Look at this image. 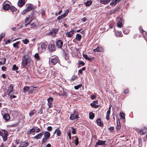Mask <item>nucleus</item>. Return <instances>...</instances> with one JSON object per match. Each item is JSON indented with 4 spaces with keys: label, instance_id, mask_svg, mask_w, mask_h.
Instances as JSON below:
<instances>
[{
    "label": "nucleus",
    "instance_id": "de8ad7c7",
    "mask_svg": "<svg viewBox=\"0 0 147 147\" xmlns=\"http://www.w3.org/2000/svg\"><path fill=\"white\" fill-rule=\"evenodd\" d=\"M29 88L28 86H26L24 88V92H26L29 90Z\"/></svg>",
    "mask_w": 147,
    "mask_h": 147
},
{
    "label": "nucleus",
    "instance_id": "20e7f679",
    "mask_svg": "<svg viewBox=\"0 0 147 147\" xmlns=\"http://www.w3.org/2000/svg\"><path fill=\"white\" fill-rule=\"evenodd\" d=\"M32 15H30L28 17H27L25 20V22L26 24H25V26H26L30 22H31L33 20L32 18Z\"/></svg>",
    "mask_w": 147,
    "mask_h": 147
},
{
    "label": "nucleus",
    "instance_id": "79ce46f5",
    "mask_svg": "<svg viewBox=\"0 0 147 147\" xmlns=\"http://www.w3.org/2000/svg\"><path fill=\"white\" fill-rule=\"evenodd\" d=\"M34 57L36 59L37 61H39L40 60L39 56L38 53H36L34 55Z\"/></svg>",
    "mask_w": 147,
    "mask_h": 147
},
{
    "label": "nucleus",
    "instance_id": "338daca9",
    "mask_svg": "<svg viewBox=\"0 0 147 147\" xmlns=\"http://www.w3.org/2000/svg\"><path fill=\"white\" fill-rule=\"evenodd\" d=\"M67 134L68 136L69 137V139H71V133L70 132H67Z\"/></svg>",
    "mask_w": 147,
    "mask_h": 147
},
{
    "label": "nucleus",
    "instance_id": "dca6fc26",
    "mask_svg": "<svg viewBox=\"0 0 147 147\" xmlns=\"http://www.w3.org/2000/svg\"><path fill=\"white\" fill-rule=\"evenodd\" d=\"M103 51V48L102 47H98L96 49H94L93 50V51L94 52H101Z\"/></svg>",
    "mask_w": 147,
    "mask_h": 147
},
{
    "label": "nucleus",
    "instance_id": "6e6552de",
    "mask_svg": "<svg viewBox=\"0 0 147 147\" xmlns=\"http://www.w3.org/2000/svg\"><path fill=\"white\" fill-rule=\"evenodd\" d=\"M56 44L57 47L58 48H61L63 45V42L61 40H58L56 41Z\"/></svg>",
    "mask_w": 147,
    "mask_h": 147
},
{
    "label": "nucleus",
    "instance_id": "f03ea898",
    "mask_svg": "<svg viewBox=\"0 0 147 147\" xmlns=\"http://www.w3.org/2000/svg\"><path fill=\"white\" fill-rule=\"evenodd\" d=\"M47 43L46 42H41L39 44L38 50L39 53H42L45 51L47 47Z\"/></svg>",
    "mask_w": 147,
    "mask_h": 147
},
{
    "label": "nucleus",
    "instance_id": "ddd939ff",
    "mask_svg": "<svg viewBox=\"0 0 147 147\" xmlns=\"http://www.w3.org/2000/svg\"><path fill=\"white\" fill-rule=\"evenodd\" d=\"M53 99V98H52L50 97L48 98L47 100L48 102L47 104L49 108H50L51 107V104H52Z\"/></svg>",
    "mask_w": 147,
    "mask_h": 147
},
{
    "label": "nucleus",
    "instance_id": "a878e982",
    "mask_svg": "<svg viewBox=\"0 0 147 147\" xmlns=\"http://www.w3.org/2000/svg\"><path fill=\"white\" fill-rule=\"evenodd\" d=\"M117 125L116 127V129L117 130H119L120 129L121 127L119 119H117Z\"/></svg>",
    "mask_w": 147,
    "mask_h": 147
},
{
    "label": "nucleus",
    "instance_id": "4468645a",
    "mask_svg": "<svg viewBox=\"0 0 147 147\" xmlns=\"http://www.w3.org/2000/svg\"><path fill=\"white\" fill-rule=\"evenodd\" d=\"M3 119L5 121H7L10 119V117L9 115L7 113L4 114L3 115Z\"/></svg>",
    "mask_w": 147,
    "mask_h": 147
},
{
    "label": "nucleus",
    "instance_id": "37998d69",
    "mask_svg": "<svg viewBox=\"0 0 147 147\" xmlns=\"http://www.w3.org/2000/svg\"><path fill=\"white\" fill-rule=\"evenodd\" d=\"M5 35V33H2L0 35V42L1 40L3 38Z\"/></svg>",
    "mask_w": 147,
    "mask_h": 147
},
{
    "label": "nucleus",
    "instance_id": "a19ab883",
    "mask_svg": "<svg viewBox=\"0 0 147 147\" xmlns=\"http://www.w3.org/2000/svg\"><path fill=\"white\" fill-rule=\"evenodd\" d=\"M22 41L25 44H27L29 42V40L27 39H25L24 40H22Z\"/></svg>",
    "mask_w": 147,
    "mask_h": 147
},
{
    "label": "nucleus",
    "instance_id": "ea45409f",
    "mask_svg": "<svg viewBox=\"0 0 147 147\" xmlns=\"http://www.w3.org/2000/svg\"><path fill=\"white\" fill-rule=\"evenodd\" d=\"M49 138L46 137L43 138L42 140V144L44 143Z\"/></svg>",
    "mask_w": 147,
    "mask_h": 147
},
{
    "label": "nucleus",
    "instance_id": "412c9836",
    "mask_svg": "<svg viewBox=\"0 0 147 147\" xmlns=\"http://www.w3.org/2000/svg\"><path fill=\"white\" fill-rule=\"evenodd\" d=\"M29 144V143L24 142L20 144L19 147H26Z\"/></svg>",
    "mask_w": 147,
    "mask_h": 147
},
{
    "label": "nucleus",
    "instance_id": "bb28decb",
    "mask_svg": "<svg viewBox=\"0 0 147 147\" xmlns=\"http://www.w3.org/2000/svg\"><path fill=\"white\" fill-rule=\"evenodd\" d=\"M140 134L141 135H143L145 134L146 132L145 129H140L139 131Z\"/></svg>",
    "mask_w": 147,
    "mask_h": 147
},
{
    "label": "nucleus",
    "instance_id": "e433bc0d",
    "mask_svg": "<svg viewBox=\"0 0 147 147\" xmlns=\"http://www.w3.org/2000/svg\"><path fill=\"white\" fill-rule=\"evenodd\" d=\"M121 32L119 31L116 32L115 33V35L117 37L121 36Z\"/></svg>",
    "mask_w": 147,
    "mask_h": 147
},
{
    "label": "nucleus",
    "instance_id": "72a5a7b5",
    "mask_svg": "<svg viewBox=\"0 0 147 147\" xmlns=\"http://www.w3.org/2000/svg\"><path fill=\"white\" fill-rule=\"evenodd\" d=\"M108 111L107 113L106 119L107 120H109V116L110 113L111 111Z\"/></svg>",
    "mask_w": 147,
    "mask_h": 147
},
{
    "label": "nucleus",
    "instance_id": "f3484780",
    "mask_svg": "<svg viewBox=\"0 0 147 147\" xmlns=\"http://www.w3.org/2000/svg\"><path fill=\"white\" fill-rule=\"evenodd\" d=\"M57 31V29H52L51 30L49 34L52 36H54Z\"/></svg>",
    "mask_w": 147,
    "mask_h": 147
},
{
    "label": "nucleus",
    "instance_id": "864d4df0",
    "mask_svg": "<svg viewBox=\"0 0 147 147\" xmlns=\"http://www.w3.org/2000/svg\"><path fill=\"white\" fill-rule=\"evenodd\" d=\"M78 64L79 65H82L83 66L84 65H85V63L82 61H79L78 62Z\"/></svg>",
    "mask_w": 147,
    "mask_h": 147
},
{
    "label": "nucleus",
    "instance_id": "052dcab7",
    "mask_svg": "<svg viewBox=\"0 0 147 147\" xmlns=\"http://www.w3.org/2000/svg\"><path fill=\"white\" fill-rule=\"evenodd\" d=\"M109 129L112 132L114 130V127H110Z\"/></svg>",
    "mask_w": 147,
    "mask_h": 147
},
{
    "label": "nucleus",
    "instance_id": "58836bf2",
    "mask_svg": "<svg viewBox=\"0 0 147 147\" xmlns=\"http://www.w3.org/2000/svg\"><path fill=\"white\" fill-rule=\"evenodd\" d=\"M82 86V84H78L77 86H75L74 88L76 90H78L79 88H80Z\"/></svg>",
    "mask_w": 147,
    "mask_h": 147
},
{
    "label": "nucleus",
    "instance_id": "09e8293b",
    "mask_svg": "<svg viewBox=\"0 0 147 147\" xmlns=\"http://www.w3.org/2000/svg\"><path fill=\"white\" fill-rule=\"evenodd\" d=\"M78 138H76L75 139V144L76 146H77L78 144Z\"/></svg>",
    "mask_w": 147,
    "mask_h": 147
},
{
    "label": "nucleus",
    "instance_id": "f257e3e1",
    "mask_svg": "<svg viewBox=\"0 0 147 147\" xmlns=\"http://www.w3.org/2000/svg\"><path fill=\"white\" fill-rule=\"evenodd\" d=\"M32 60L30 57L24 55L22 57V66L25 67L26 66L30 64Z\"/></svg>",
    "mask_w": 147,
    "mask_h": 147
},
{
    "label": "nucleus",
    "instance_id": "3c124183",
    "mask_svg": "<svg viewBox=\"0 0 147 147\" xmlns=\"http://www.w3.org/2000/svg\"><path fill=\"white\" fill-rule=\"evenodd\" d=\"M1 136H2L3 140L4 141H5L7 140V136H3V135H2Z\"/></svg>",
    "mask_w": 147,
    "mask_h": 147
},
{
    "label": "nucleus",
    "instance_id": "aec40b11",
    "mask_svg": "<svg viewBox=\"0 0 147 147\" xmlns=\"http://www.w3.org/2000/svg\"><path fill=\"white\" fill-rule=\"evenodd\" d=\"M26 6L27 8L26 9L29 11L31 10L32 9H34L33 6L32 4H27L26 5Z\"/></svg>",
    "mask_w": 147,
    "mask_h": 147
},
{
    "label": "nucleus",
    "instance_id": "69168bd1",
    "mask_svg": "<svg viewBox=\"0 0 147 147\" xmlns=\"http://www.w3.org/2000/svg\"><path fill=\"white\" fill-rule=\"evenodd\" d=\"M62 12V10H60L58 13H56L55 14L56 16H57V15H59Z\"/></svg>",
    "mask_w": 147,
    "mask_h": 147
},
{
    "label": "nucleus",
    "instance_id": "1a4fd4ad",
    "mask_svg": "<svg viewBox=\"0 0 147 147\" xmlns=\"http://www.w3.org/2000/svg\"><path fill=\"white\" fill-rule=\"evenodd\" d=\"M69 12L68 10H66L65 12L63 14L61 15V16H59L57 18V20H59L67 16Z\"/></svg>",
    "mask_w": 147,
    "mask_h": 147
},
{
    "label": "nucleus",
    "instance_id": "4be33fe9",
    "mask_svg": "<svg viewBox=\"0 0 147 147\" xmlns=\"http://www.w3.org/2000/svg\"><path fill=\"white\" fill-rule=\"evenodd\" d=\"M35 132V129H34V127L32 129L28 131L27 134H30L32 133H34Z\"/></svg>",
    "mask_w": 147,
    "mask_h": 147
},
{
    "label": "nucleus",
    "instance_id": "774afa93",
    "mask_svg": "<svg viewBox=\"0 0 147 147\" xmlns=\"http://www.w3.org/2000/svg\"><path fill=\"white\" fill-rule=\"evenodd\" d=\"M52 127L51 126L48 127L47 130L49 131H51L52 130Z\"/></svg>",
    "mask_w": 147,
    "mask_h": 147
},
{
    "label": "nucleus",
    "instance_id": "13d9d810",
    "mask_svg": "<svg viewBox=\"0 0 147 147\" xmlns=\"http://www.w3.org/2000/svg\"><path fill=\"white\" fill-rule=\"evenodd\" d=\"M57 135L58 136H59L61 135V131L60 130L57 129Z\"/></svg>",
    "mask_w": 147,
    "mask_h": 147
},
{
    "label": "nucleus",
    "instance_id": "49530a36",
    "mask_svg": "<svg viewBox=\"0 0 147 147\" xmlns=\"http://www.w3.org/2000/svg\"><path fill=\"white\" fill-rule=\"evenodd\" d=\"M123 31L124 33L125 34H127L129 32V31L127 30H126L125 29H123Z\"/></svg>",
    "mask_w": 147,
    "mask_h": 147
},
{
    "label": "nucleus",
    "instance_id": "7c9ffc66",
    "mask_svg": "<svg viewBox=\"0 0 147 147\" xmlns=\"http://www.w3.org/2000/svg\"><path fill=\"white\" fill-rule=\"evenodd\" d=\"M82 36L80 34H76V38L77 39V40L79 41L80 40Z\"/></svg>",
    "mask_w": 147,
    "mask_h": 147
},
{
    "label": "nucleus",
    "instance_id": "f8f14e48",
    "mask_svg": "<svg viewBox=\"0 0 147 147\" xmlns=\"http://www.w3.org/2000/svg\"><path fill=\"white\" fill-rule=\"evenodd\" d=\"M74 31L71 30L66 33V36L67 37H71L74 33Z\"/></svg>",
    "mask_w": 147,
    "mask_h": 147
},
{
    "label": "nucleus",
    "instance_id": "a211bd4d",
    "mask_svg": "<svg viewBox=\"0 0 147 147\" xmlns=\"http://www.w3.org/2000/svg\"><path fill=\"white\" fill-rule=\"evenodd\" d=\"M43 134V132L40 133L38 134L36 136H35L33 138L35 139H40L42 138Z\"/></svg>",
    "mask_w": 147,
    "mask_h": 147
},
{
    "label": "nucleus",
    "instance_id": "393cba45",
    "mask_svg": "<svg viewBox=\"0 0 147 147\" xmlns=\"http://www.w3.org/2000/svg\"><path fill=\"white\" fill-rule=\"evenodd\" d=\"M44 136L49 138L50 136V133L48 131H45L44 133Z\"/></svg>",
    "mask_w": 147,
    "mask_h": 147
},
{
    "label": "nucleus",
    "instance_id": "2eb2a0df",
    "mask_svg": "<svg viewBox=\"0 0 147 147\" xmlns=\"http://www.w3.org/2000/svg\"><path fill=\"white\" fill-rule=\"evenodd\" d=\"M61 92L62 93V96H64L66 97L68 94V91L67 90H64L62 89L61 90Z\"/></svg>",
    "mask_w": 147,
    "mask_h": 147
},
{
    "label": "nucleus",
    "instance_id": "5fc2aeb1",
    "mask_svg": "<svg viewBox=\"0 0 147 147\" xmlns=\"http://www.w3.org/2000/svg\"><path fill=\"white\" fill-rule=\"evenodd\" d=\"M2 130L4 133V136H8V134L7 132L5 130L3 129Z\"/></svg>",
    "mask_w": 147,
    "mask_h": 147
},
{
    "label": "nucleus",
    "instance_id": "473e14b6",
    "mask_svg": "<svg viewBox=\"0 0 147 147\" xmlns=\"http://www.w3.org/2000/svg\"><path fill=\"white\" fill-rule=\"evenodd\" d=\"M117 26L119 28H121L122 26V24L121 20H120L118 21L117 23Z\"/></svg>",
    "mask_w": 147,
    "mask_h": 147
},
{
    "label": "nucleus",
    "instance_id": "b1692460",
    "mask_svg": "<svg viewBox=\"0 0 147 147\" xmlns=\"http://www.w3.org/2000/svg\"><path fill=\"white\" fill-rule=\"evenodd\" d=\"M119 116L124 121H125V114L123 113L120 112L119 113Z\"/></svg>",
    "mask_w": 147,
    "mask_h": 147
},
{
    "label": "nucleus",
    "instance_id": "9d476101",
    "mask_svg": "<svg viewBox=\"0 0 147 147\" xmlns=\"http://www.w3.org/2000/svg\"><path fill=\"white\" fill-rule=\"evenodd\" d=\"M25 3V2L24 0H19L17 4L18 7H21Z\"/></svg>",
    "mask_w": 147,
    "mask_h": 147
},
{
    "label": "nucleus",
    "instance_id": "603ef678",
    "mask_svg": "<svg viewBox=\"0 0 147 147\" xmlns=\"http://www.w3.org/2000/svg\"><path fill=\"white\" fill-rule=\"evenodd\" d=\"M16 8L13 6H11L10 8V10L12 12L15 11L16 10Z\"/></svg>",
    "mask_w": 147,
    "mask_h": 147
},
{
    "label": "nucleus",
    "instance_id": "bf43d9fd",
    "mask_svg": "<svg viewBox=\"0 0 147 147\" xmlns=\"http://www.w3.org/2000/svg\"><path fill=\"white\" fill-rule=\"evenodd\" d=\"M77 78V76H73L71 78V80H74Z\"/></svg>",
    "mask_w": 147,
    "mask_h": 147
},
{
    "label": "nucleus",
    "instance_id": "6ab92c4d",
    "mask_svg": "<svg viewBox=\"0 0 147 147\" xmlns=\"http://www.w3.org/2000/svg\"><path fill=\"white\" fill-rule=\"evenodd\" d=\"M59 61V59L57 57H55L54 59H51V62L54 65H55Z\"/></svg>",
    "mask_w": 147,
    "mask_h": 147
},
{
    "label": "nucleus",
    "instance_id": "e2e57ef3",
    "mask_svg": "<svg viewBox=\"0 0 147 147\" xmlns=\"http://www.w3.org/2000/svg\"><path fill=\"white\" fill-rule=\"evenodd\" d=\"M36 24L34 23H33L31 25V28H33L36 26Z\"/></svg>",
    "mask_w": 147,
    "mask_h": 147
},
{
    "label": "nucleus",
    "instance_id": "4c0bfd02",
    "mask_svg": "<svg viewBox=\"0 0 147 147\" xmlns=\"http://www.w3.org/2000/svg\"><path fill=\"white\" fill-rule=\"evenodd\" d=\"M34 128L35 129V131L36 133L39 132L41 131V129L39 128H38V127H34Z\"/></svg>",
    "mask_w": 147,
    "mask_h": 147
},
{
    "label": "nucleus",
    "instance_id": "2f4dec72",
    "mask_svg": "<svg viewBox=\"0 0 147 147\" xmlns=\"http://www.w3.org/2000/svg\"><path fill=\"white\" fill-rule=\"evenodd\" d=\"M94 113H92V112H90V113L89 117V118L90 119H93L94 117Z\"/></svg>",
    "mask_w": 147,
    "mask_h": 147
},
{
    "label": "nucleus",
    "instance_id": "7ed1b4c3",
    "mask_svg": "<svg viewBox=\"0 0 147 147\" xmlns=\"http://www.w3.org/2000/svg\"><path fill=\"white\" fill-rule=\"evenodd\" d=\"M120 0H100V3L102 4H106L108 3L111 1H112L110 3V5L112 6H114L118 2L120 1Z\"/></svg>",
    "mask_w": 147,
    "mask_h": 147
},
{
    "label": "nucleus",
    "instance_id": "c9c22d12",
    "mask_svg": "<svg viewBox=\"0 0 147 147\" xmlns=\"http://www.w3.org/2000/svg\"><path fill=\"white\" fill-rule=\"evenodd\" d=\"M90 105L92 107L95 108H98L99 106V105H96L94 103H91Z\"/></svg>",
    "mask_w": 147,
    "mask_h": 147
},
{
    "label": "nucleus",
    "instance_id": "cd10ccee",
    "mask_svg": "<svg viewBox=\"0 0 147 147\" xmlns=\"http://www.w3.org/2000/svg\"><path fill=\"white\" fill-rule=\"evenodd\" d=\"M19 42L18 41L13 44V46L14 47L16 48L17 49L19 48L18 45L19 44Z\"/></svg>",
    "mask_w": 147,
    "mask_h": 147
},
{
    "label": "nucleus",
    "instance_id": "9b49d317",
    "mask_svg": "<svg viewBox=\"0 0 147 147\" xmlns=\"http://www.w3.org/2000/svg\"><path fill=\"white\" fill-rule=\"evenodd\" d=\"M13 85L12 84H10L9 85L8 87V89L7 90V93H8V94L9 95V94L11 93L13 90Z\"/></svg>",
    "mask_w": 147,
    "mask_h": 147
},
{
    "label": "nucleus",
    "instance_id": "a18cd8bd",
    "mask_svg": "<svg viewBox=\"0 0 147 147\" xmlns=\"http://www.w3.org/2000/svg\"><path fill=\"white\" fill-rule=\"evenodd\" d=\"M13 70H16L18 69V67H17L16 65H13Z\"/></svg>",
    "mask_w": 147,
    "mask_h": 147
},
{
    "label": "nucleus",
    "instance_id": "423d86ee",
    "mask_svg": "<svg viewBox=\"0 0 147 147\" xmlns=\"http://www.w3.org/2000/svg\"><path fill=\"white\" fill-rule=\"evenodd\" d=\"M106 141L98 140L97 142L96 143V144L98 146H103L106 144Z\"/></svg>",
    "mask_w": 147,
    "mask_h": 147
},
{
    "label": "nucleus",
    "instance_id": "c85d7f7f",
    "mask_svg": "<svg viewBox=\"0 0 147 147\" xmlns=\"http://www.w3.org/2000/svg\"><path fill=\"white\" fill-rule=\"evenodd\" d=\"M96 122L97 124L100 126H102L103 123L101 122L100 119H98L96 120Z\"/></svg>",
    "mask_w": 147,
    "mask_h": 147
},
{
    "label": "nucleus",
    "instance_id": "f704fd0d",
    "mask_svg": "<svg viewBox=\"0 0 147 147\" xmlns=\"http://www.w3.org/2000/svg\"><path fill=\"white\" fill-rule=\"evenodd\" d=\"M36 113V111L35 110L31 111L29 113V115L30 117H31L33 115Z\"/></svg>",
    "mask_w": 147,
    "mask_h": 147
},
{
    "label": "nucleus",
    "instance_id": "6e6d98bb",
    "mask_svg": "<svg viewBox=\"0 0 147 147\" xmlns=\"http://www.w3.org/2000/svg\"><path fill=\"white\" fill-rule=\"evenodd\" d=\"M72 130L71 131V132L72 133V134H76V129L73 128V127H72Z\"/></svg>",
    "mask_w": 147,
    "mask_h": 147
},
{
    "label": "nucleus",
    "instance_id": "39448f33",
    "mask_svg": "<svg viewBox=\"0 0 147 147\" xmlns=\"http://www.w3.org/2000/svg\"><path fill=\"white\" fill-rule=\"evenodd\" d=\"M78 113L76 111H74V114H71L70 117V119L71 120L78 118Z\"/></svg>",
    "mask_w": 147,
    "mask_h": 147
},
{
    "label": "nucleus",
    "instance_id": "4d7b16f0",
    "mask_svg": "<svg viewBox=\"0 0 147 147\" xmlns=\"http://www.w3.org/2000/svg\"><path fill=\"white\" fill-rule=\"evenodd\" d=\"M94 57L91 58L90 57H88L87 60L91 61L94 59Z\"/></svg>",
    "mask_w": 147,
    "mask_h": 147
},
{
    "label": "nucleus",
    "instance_id": "c756f323",
    "mask_svg": "<svg viewBox=\"0 0 147 147\" xmlns=\"http://www.w3.org/2000/svg\"><path fill=\"white\" fill-rule=\"evenodd\" d=\"M92 3V1H88L84 3V4L86 6H90Z\"/></svg>",
    "mask_w": 147,
    "mask_h": 147
},
{
    "label": "nucleus",
    "instance_id": "c03bdc74",
    "mask_svg": "<svg viewBox=\"0 0 147 147\" xmlns=\"http://www.w3.org/2000/svg\"><path fill=\"white\" fill-rule=\"evenodd\" d=\"M29 11L28 10L26 9H24L22 12V15H24L28 12Z\"/></svg>",
    "mask_w": 147,
    "mask_h": 147
},
{
    "label": "nucleus",
    "instance_id": "0e129e2a",
    "mask_svg": "<svg viewBox=\"0 0 147 147\" xmlns=\"http://www.w3.org/2000/svg\"><path fill=\"white\" fill-rule=\"evenodd\" d=\"M83 57H84L85 59H86V60L87 59L88 57V55L86 54H83Z\"/></svg>",
    "mask_w": 147,
    "mask_h": 147
},
{
    "label": "nucleus",
    "instance_id": "680f3d73",
    "mask_svg": "<svg viewBox=\"0 0 147 147\" xmlns=\"http://www.w3.org/2000/svg\"><path fill=\"white\" fill-rule=\"evenodd\" d=\"M43 112V110L42 108H40L39 110L38 111V113L41 114Z\"/></svg>",
    "mask_w": 147,
    "mask_h": 147
},
{
    "label": "nucleus",
    "instance_id": "5701e85b",
    "mask_svg": "<svg viewBox=\"0 0 147 147\" xmlns=\"http://www.w3.org/2000/svg\"><path fill=\"white\" fill-rule=\"evenodd\" d=\"M10 8V6L8 4H6L3 6V9L5 10H8Z\"/></svg>",
    "mask_w": 147,
    "mask_h": 147
},
{
    "label": "nucleus",
    "instance_id": "0eeeda50",
    "mask_svg": "<svg viewBox=\"0 0 147 147\" xmlns=\"http://www.w3.org/2000/svg\"><path fill=\"white\" fill-rule=\"evenodd\" d=\"M48 49L50 51H55L56 48L54 44H50L48 45Z\"/></svg>",
    "mask_w": 147,
    "mask_h": 147
},
{
    "label": "nucleus",
    "instance_id": "8fccbe9b",
    "mask_svg": "<svg viewBox=\"0 0 147 147\" xmlns=\"http://www.w3.org/2000/svg\"><path fill=\"white\" fill-rule=\"evenodd\" d=\"M139 30L141 33H143V34H144V33H145V34L146 35V32L144 31L143 30L142 27H140Z\"/></svg>",
    "mask_w": 147,
    "mask_h": 147
}]
</instances>
